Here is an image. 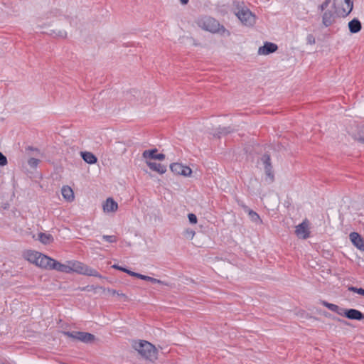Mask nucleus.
<instances>
[{
  "label": "nucleus",
  "mask_w": 364,
  "mask_h": 364,
  "mask_svg": "<svg viewBox=\"0 0 364 364\" xmlns=\"http://www.w3.org/2000/svg\"><path fill=\"white\" fill-rule=\"evenodd\" d=\"M334 6L336 8L337 6L342 4L341 11H338V14L343 16L348 15L353 7V2L352 0H333Z\"/></svg>",
  "instance_id": "nucleus-7"
},
{
  "label": "nucleus",
  "mask_w": 364,
  "mask_h": 364,
  "mask_svg": "<svg viewBox=\"0 0 364 364\" xmlns=\"http://www.w3.org/2000/svg\"><path fill=\"white\" fill-rule=\"evenodd\" d=\"M81 154L83 160L87 164H95L97 161V157L91 152H82Z\"/></svg>",
  "instance_id": "nucleus-20"
},
{
  "label": "nucleus",
  "mask_w": 364,
  "mask_h": 364,
  "mask_svg": "<svg viewBox=\"0 0 364 364\" xmlns=\"http://www.w3.org/2000/svg\"><path fill=\"white\" fill-rule=\"evenodd\" d=\"M118 209V204L112 198H108L103 204L105 213H114Z\"/></svg>",
  "instance_id": "nucleus-13"
},
{
  "label": "nucleus",
  "mask_w": 364,
  "mask_h": 364,
  "mask_svg": "<svg viewBox=\"0 0 364 364\" xmlns=\"http://www.w3.org/2000/svg\"><path fill=\"white\" fill-rule=\"evenodd\" d=\"M183 167V166L179 163H173L170 165L171 171L178 175H181Z\"/></svg>",
  "instance_id": "nucleus-22"
},
{
  "label": "nucleus",
  "mask_w": 364,
  "mask_h": 364,
  "mask_svg": "<svg viewBox=\"0 0 364 364\" xmlns=\"http://www.w3.org/2000/svg\"><path fill=\"white\" fill-rule=\"evenodd\" d=\"M97 287H95L94 286H86L85 287L80 288V290L81 291H85V290L90 291V290L95 289Z\"/></svg>",
  "instance_id": "nucleus-40"
},
{
  "label": "nucleus",
  "mask_w": 364,
  "mask_h": 364,
  "mask_svg": "<svg viewBox=\"0 0 364 364\" xmlns=\"http://www.w3.org/2000/svg\"><path fill=\"white\" fill-rule=\"evenodd\" d=\"M61 193L63 197L68 202L73 201L75 198L73 191L68 186H63Z\"/></svg>",
  "instance_id": "nucleus-15"
},
{
  "label": "nucleus",
  "mask_w": 364,
  "mask_h": 364,
  "mask_svg": "<svg viewBox=\"0 0 364 364\" xmlns=\"http://www.w3.org/2000/svg\"><path fill=\"white\" fill-rule=\"evenodd\" d=\"M188 218L191 223L196 224L197 223V217L195 214L189 213Z\"/></svg>",
  "instance_id": "nucleus-34"
},
{
  "label": "nucleus",
  "mask_w": 364,
  "mask_h": 364,
  "mask_svg": "<svg viewBox=\"0 0 364 364\" xmlns=\"http://www.w3.org/2000/svg\"><path fill=\"white\" fill-rule=\"evenodd\" d=\"M230 132H231V130L230 129V128H222V129H220V131L217 134L218 137H220V134H227L228 133H230Z\"/></svg>",
  "instance_id": "nucleus-35"
},
{
  "label": "nucleus",
  "mask_w": 364,
  "mask_h": 364,
  "mask_svg": "<svg viewBox=\"0 0 364 364\" xmlns=\"http://www.w3.org/2000/svg\"><path fill=\"white\" fill-rule=\"evenodd\" d=\"M248 214H249L250 219L253 222H255L256 223H259V224L262 223V220L260 219L259 215L256 212L250 210H249Z\"/></svg>",
  "instance_id": "nucleus-23"
},
{
  "label": "nucleus",
  "mask_w": 364,
  "mask_h": 364,
  "mask_svg": "<svg viewBox=\"0 0 364 364\" xmlns=\"http://www.w3.org/2000/svg\"><path fill=\"white\" fill-rule=\"evenodd\" d=\"M127 274H128L129 275L132 276V277H136V272H132L129 269H127L126 270L125 272Z\"/></svg>",
  "instance_id": "nucleus-41"
},
{
  "label": "nucleus",
  "mask_w": 364,
  "mask_h": 364,
  "mask_svg": "<svg viewBox=\"0 0 364 364\" xmlns=\"http://www.w3.org/2000/svg\"><path fill=\"white\" fill-rule=\"evenodd\" d=\"M132 347L143 358L150 361L157 359V350L154 345L146 341H134Z\"/></svg>",
  "instance_id": "nucleus-2"
},
{
  "label": "nucleus",
  "mask_w": 364,
  "mask_h": 364,
  "mask_svg": "<svg viewBox=\"0 0 364 364\" xmlns=\"http://www.w3.org/2000/svg\"><path fill=\"white\" fill-rule=\"evenodd\" d=\"M334 18L335 17L333 12L331 11H326L323 14L322 23L326 27H328L334 22Z\"/></svg>",
  "instance_id": "nucleus-17"
},
{
  "label": "nucleus",
  "mask_w": 364,
  "mask_h": 364,
  "mask_svg": "<svg viewBox=\"0 0 364 364\" xmlns=\"http://www.w3.org/2000/svg\"><path fill=\"white\" fill-rule=\"evenodd\" d=\"M39 240L44 245L50 244L53 241V237L50 234L41 232L38 235Z\"/></svg>",
  "instance_id": "nucleus-21"
},
{
  "label": "nucleus",
  "mask_w": 364,
  "mask_h": 364,
  "mask_svg": "<svg viewBox=\"0 0 364 364\" xmlns=\"http://www.w3.org/2000/svg\"><path fill=\"white\" fill-rule=\"evenodd\" d=\"M180 1L182 4L186 5L188 3L189 0H180Z\"/></svg>",
  "instance_id": "nucleus-45"
},
{
  "label": "nucleus",
  "mask_w": 364,
  "mask_h": 364,
  "mask_svg": "<svg viewBox=\"0 0 364 364\" xmlns=\"http://www.w3.org/2000/svg\"><path fill=\"white\" fill-rule=\"evenodd\" d=\"M8 164L6 157L0 151V166H4Z\"/></svg>",
  "instance_id": "nucleus-33"
},
{
  "label": "nucleus",
  "mask_w": 364,
  "mask_h": 364,
  "mask_svg": "<svg viewBox=\"0 0 364 364\" xmlns=\"http://www.w3.org/2000/svg\"><path fill=\"white\" fill-rule=\"evenodd\" d=\"M184 235H185L187 238H188V239L191 240V239H193V237H194V235H195V231H193V230H191V229H187V230H185V232H184Z\"/></svg>",
  "instance_id": "nucleus-31"
},
{
  "label": "nucleus",
  "mask_w": 364,
  "mask_h": 364,
  "mask_svg": "<svg viewBox=\"0 0 364 364\" xmlns=\"http://www.w3.org/2000/svg\"><path fill=\"white\" fill-rule=\"evenodd\" d=\"M154 100H155L154 96H152V97H151L150 100L148 102V103H151V101H154Z\"/></svg>",
  "instance_id": "nucleus-46"
},
{
  "label": "nucleus",
  "mask_w": 364,
  "mask_h": 364,
  "mask_svg": "<svg viewBox=\"0 0 364 364\" xmlns=\"http://www.w3.org/2000/svg\"><path fill=\"white\" fill-rule=\"evenodd\" d=\"M146 281L150 282L151 283L164 284V285H166V286L168 285V283H166V282H165L164 281H161L160 279H156V278H154V277H151L149 276H146Z\"/></svg>",
  "instance_id": "nucleus-25"
},
{
  "label": "nucleus",
  "mask_w": 364,
  "mask_h": 364,
  "mask_svg": "<svg viewBox=\"0 0 364 364\" xmlns=\"http://www.w3.org/2000/svg\"><path fill=\"white\" fill-rule=\"evenodd\" d=\"M266 175L269 178L270 182H272L274 180V174L272 171V166H267L264 167Z\"/></svg>",
  "instance_id": "nucleus-26"
},
{
  "label": "nucleus",
  "mask_w": 364,
  "mask_h": 364,
  "mask_svg": "<svg viewBox=\"0 0 364 364\" xmlns=\"http://www.w3.org/2000/svg\"><path fill=\"white\" fill-rule=\"evenodd\" d=\"M54 261L55 259L43 254H41L37 266L48 269H52Z\"/></svg>",
  "instance_id": "nucleus-10"
},
{
  "label": "nucleus",
  "mask_w": 364,
  "mask_h": 364,
  "mask_svg": "<svg viewBox=\"0 0 364 364\" xmlns=\"http://www.w3.org/2000/svg\"><path fill=\"white\" fill-rule=\"evenodd\" d=\"M321 303L323 306L327 307L329 310L337 313L338 315L344 316L348 319L360 321L364 319V314L354 309H346L341 308L338 306L328 303L326 301H321Z\"/></svg>",
  "instance_id": "nucleus-3"
},
{
  "label": "nucleus",
  "mask_w": 364,
  "mask_h": 364,
  "mask_svg": "<svg viewBox=\"0 0 364 364\" xmlns=\"http://www.w3.org/2000/svg\"><path fill=\"white\" fill-rule=\"evenodd\" d=\"M348 28L352 33H356L359 32L362 28L360 21L357 18H353L348 23Z\"/></svg>",
  "instance_id": "nucleus-18"
},
{
  "label": "nucleus",
  "mask_w": 364,
  "mask_h": 364,
  "mask_svg": "<svg viewBox=\"0 0 364 364\" xmlns=\"http://www.w3.org/2000/svg\"><path fill=\"white\" fill-rule=\"evenodd\" d=\"M261 161L264 164V167H267V166H271L272 164H271V160H270V156L269 154H264L262 157H261Z\"/></svg>",
  "instance_id": "nucleus-24"
},
{
  "label": "nucleus",
  "mask_w": 364,
  "mask_h": 364,
  "mask_svg": "<svg viewBox=\"0 0 364 364\" xmlns=\"http://www.w3.org/2000/svg\"><path fill=\"white\" fill-rule=\"evenodd\" d=\"M306 41H307V43L311 45L315 44V43H316L315 38L312 34H309L307 36Z\"/></svg>",
  "instance_id": "nucleus-36"
},
{
  "label": "nucleus",
  "mask_w": 364,
  "mask_h": 364,
  "mask_svg": "<svg viewBox=\"0 0 364 364\" xmlns=\"http://www.w3.org/2000/svg\"><path fill=\"white\" fill-rule=\"evenodd\" d=\"M196 23L202 30L211 33H219L225 36H230V32L212 16H200L196 20Z\"/></svg>",
  "instance_id": "nucleus-1"
},
{
  "label": "nucleus",
  "mask_w": 364,
  "mask_h": 364,
  "mask_svg": "<svg viewBox=\"0 0 364 364\" xmlns=\"http://www.w3.org/2000/svg\"><path fill=\"white\" fill-rule=\"evenodd\" d=\"M295 233L299 238L306 239L309 236L308 223L304 221L296 227Z\"/></svg>",
  "instance_id": "nucleus-9"
},
{
  "label": "nucleus",
  "mask_w": 364,
  "mask_h": 364,
  "mask_svg": "<svg viewBox=\"0 0 364 364\" xmlns=\"http://www.w3.org/2000/svg\"><path fill=\"white\" fill-rule=\"evenodd\" d=\"M338 321H340V322H343V323H344L345 324H348V323H347L346 321H343V320H341V319H340V318H338Z\"/></svg>",
  "instance_id": "nucleus-47"
},
{
  "label": "nucleus",
  "mask_w": 364,
  "mask_h": 364,
  "mask_svg": "<svg viewBox=\"0 0 364 364\" xmlns=\"http://www.w3.org/2000/svg\"><path fill=\"white\" fill-rule=\"evenodd\" d=\"M39 160L37 159H35V158H31L28 161V165L32 167V168H36L38 164H39Z\"/></svg>",
  "instance_id": "nucleus-29"
},
{
  "label": "nucleus",
  "mask_w": 364,
  "mask_h": 364,
  "mask_svg": "<svg viewBox=\"0 0 364 364\" xmlns=\"http://www.w3.org/2000/svg\"><path fill=\"white\" fill-rule=\"evenodd\" d=\"M182 170H183V172L181 173V175L184 176H188L192 173L191 169L189 167H188V166H183Z\"/></svg>",
  "instance_id": "nucleus-32"
},
{
  "label": "nucleus",
  "mask_w": 364,
  "mask_h": 364,
  "mask_svg": "<svg viewBox=\"0 0 364 364\" xmlns=\"http://www.w3.org/2000/svg\"><path fill=\"white\" fill-rule=\"evenodd\" d=\"M112 268H114V269H118V270H120V271H122V272H126V270H127V269H126V268H124V267H120V266H119V265H117V264H114V265H112Z\"/></svg>",
  "instance_id": "nucleus-39"
},
{
  "label": "nucleus",
  "mask_w": 364,
  "mask_h": 364,
  "mask_svg": "<svg viewBox=\"0 0 364 364\" xmlns=\"http://www.w3.org/2000/svg\"><path fill=\"white\" fill-rule=\"evenodd\" d=\"M331 2V0H326L325 1H323L320 6H319V9L321 10V11H323L324 9H326L328 6L329 5Z\"/></svg>",
  "instance_id": "nucleus-37"
},
{
  "label": "nucleus",
  "mask_w": 364,
  "mask_h": 364,
  "mask_svg": "<svg viewBox=\"0 0 364 364\" xmlns=\"http://www.w3.org/2000/svg\"><path fill=\"white\" fill-rule=\"evenodd\" d=\"M349 237L354 246H355L358 250L364 251V240L358 232H351Z\"/></svg>",
  "instance_id": "nucleus-11"
},
{
  "label": "nucleus",
  "mask_w": 364,
  "mask_h": 364,
  "mask_svg": "<svg viewBox=\"0 0 364 364\" xmlns=\"http://www.w3.org/2000/svg\"><path fill=\"white\" fill-rule=\"evenodd\" d=\"M117 294V295H118V296H122V298H124L125 300H127V296L124 294H123V293H119V291H117V294Z\"/></svg>",
  "instance_id": "nucleus-43"
},
{
  "label": "nucleus",
  "mask_w": 364,
  "mask_h": 364,
  "mask_svg": "<svg viewBox=\"0 0 364 364\" xmlns=\"http://www.w3.org/2000/svg\"><path fill=\"white\" fill-rule=\"evenodd\" d=\"M41 252L36 251H27L25 254V257L28 261L37 265L38 259L41 256Z\"/></svg>",
  "instance_id": "nucleus-16"
},
{
  "label": "nucleus",
  "mask_w": 364,
  "mask_h": 364,
  "mask_svg": "<svg viewBox=\"0 0 364 364\" xmlns=\"http://www.w3.org/2000/svg\"><path fill=\"white\" fill-rule=\"evenodd\" d=\"M63 333L73 341H81L85 343H92L95 337L93 334L82 331H63Z\"/></svg>",
  "instance_id": "nucleus-5"
},
{
  "label": "nucleus",
  "mask_w": 364,
  "mask_h": 364,
  "mask_svg": "<svg viewBox=\"0 0 364 364\" xmlns=\"http://www.w3.org/2000/svg\"><path fill=\"white\" fill-rule=\"evenodd\" d=\"M28 149H31V150H36V151H37V149H33V147H30V146L28 147Z\"/></svg>",
  "instance_id": "nucleus-48"
},
{
  "label": "nucleus",
  "mask_w": 364,
  "mask_h": 364,
  "mask_svg": "<svg viewBox=\"0 0 364 364\" xmlns=\"http://www.w3.org/2000/svg\"><path fill=\"white\" fill-rule=\"evenodd\" d=\"M277 49L278 46L275 43L266 42L263 46L259 48L258 54L267 55L277 51Z\"/></svg>",
  "instance_id": "nucleus-8"
},
{
  "label": "nucleus",
  "mask_w": 364,
  "mask_h": 364,
  "mask_svg": "<svg viewBox=\"0 0 364 364\" xmlns=\"http://www.w3.org/2000/svg\"><path fill=\"white\" fill-rule=\"evenodd\" d=\"M157 149H150V150H145L142 156L144 159H156L159 161H162L165 159V155L163 154H156Z\"/></svg>",
  "instance_id": "nucleus-12"
},
{
  "label": "nucleus",
  "mask_w": 364,
  "mask_h": 364,
  "mask_svg": "<svg viewBox=\"0 0 364 364\" xmlns=\"http://www.w3.org/2000/svg\"><path fill=\"white\" fill-rule=\"evenodd\" d=\"M52 269L58 270L61 272L70 273L71 272L70 262H68V264H61L55 260Z\"/></svg>",
  "instance_id": "nucleus-14"
},
{
  "label": "nucleus",
  "mask_w": 364,
  "mask_h": 364,
  "mask_svg": "<svg viewBox=\"0 0 364 364\" xmlns=\"http://www.w3.org/2000/svg\"><path fill=\"white\" fill-rule=\"evenodd\" d=\"M71 272H75L79 274L93 276L99 278H102V276L94 269L89 267L88 266L84 264L82 262L78 261H71L70 262Z\"/></svg>",
  "instance_id": "nucleus-4"
},
{
  "label": "nucleus",
  "mask_w": 364,
  "mask_h": 364,
  "mask_svg": "<svg viewBox=\"0 0 364 364\" xmlns=\"http://www.w3.org/2000/svg\"><path fill=\"white\" fill-rule=\"evenodd\" d=\"M356 140L362 144H364V136H358Z\"/></svg>",
  "instance_id": "nucleus-44"
},
{
  "label": "nucleus",
  "mask_w": 364,
  "mask_h": 364,
  "mask_svg": "<svg viewBox=\"0 0 364 364\" xmlns=\"http://www.w3.org/2000/svg\"><path fill=\"white\" fill-rule=\"evenodd\" d=\"M50 35L55 34V36L60 37V38H65L67 33L65 30H60L56 32L55 31H51V33H49Z\"/></svg>",
  "instance_id": "nucleus-28"
},
{
  "label": "nucleus",
  "mask_w": 364,
  "mask_h": 364,
  "mask_svg": "<svg viewBox=\"0 0 364 364\" xmlns=\"http://www.w3.org/2000/svg\"><path fill=\"white\" fill-rule=\"evenodd\" d=\"M147 166L153 171L158 172L160 174H163L166 171L165 166L158 164L156 162L146 161Z\"/></svg>",
  "instance_id": "nucleus-19"
},
{
  "label": "nucleus",
  "mask_w": 364,
  "mask_h": 364,
  "mask_svg": "<svg viewBox=\"0 0 364 364\" xmlns=\"http://www.w3.org/2000/svg\"><path fill=\"white\" fill-rule=\"evenodd\" d=\"M348 291L358 293L360 295L364 296V289L363 288H357L354 287H348Z\"/></svg>",
  "instance_id": "nucleus-27"
},
{
  "label": "nucleus",
  "mask_w": 364,
  "mask_h": 364,
  "mask_svg": "<svg viewBox=\"0 0 364 364\" xmlns=\"http://www.w3.org/2000/svg\"><path fill=\"white\" fill-rule=\"evenodd\" d=\"M136 277L139 278V279H143V280H145V281H146V275L141 274L139 273H136Z\"/></svg>",
  "instance_id": "nucleus-42"
},
{
  "label": "nucleus",
  "mask_w": 364,
  "mask_h": 364,
  "mask_svg": "<svg viewBox=\"0 0 364 364\" xmlns=\"http://www.w3.org/2000/svg\"><path fill=\"white\" fill-rule=\"evenodd\" d=\"M102 238L110 243L117 242V237L114 235H103Z\"/></svg>",
  "instance_id": "nucleus-30"
},
{
  "label": "nucleus",
  "mask_w": 364,
  "mask_h": 364,
  "mask_svg": "<svg viewBox=\"0 0 364 364\" xmlns=\"http://www.w3.org/2000/svg\"><path fill=\"white\" fill-rule=\"evenodd\" d=\"M99 288H100V289H102L104 292H105V291H107V292H109V293H110V294H113V295L117 294V291H116V290H114V289H105V288L102 287H99Z\"/></svg>",
  "instance_id": "nucleus-38"
},
{
  "label": "nucleus",
  "mask_w": 364,
  "mask_h": 364,
  "mask_svg": "<svg viewBox=\"0 0 364 364\" xmlns=\"http://www.w3.org/2000/svg\"><path fill=\"white\" fill-rule=\"evenodd\" d=\"M235 14L245 26H252L255 23V16L247 9L239 10Z\"/></svg>",
  "instance_id": "nucleus-6"
}]
</instances>
